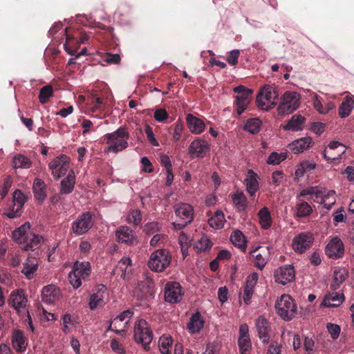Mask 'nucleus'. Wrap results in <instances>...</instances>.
I'll return each mask as SVG.
<instances>
[{"instance_id": "obj_1", "label": "nucleus", "mask_w": 354, "mask_h": 354, "mask_svg": "<svg viewBox=\"0 0 354 354\" xmlns=\"http://www.w3.org/2000/svg\"><path fill=\"white\" fill-rule=\"evenodd\" d=\"M8 302L17 313L21 318L24 319V322L28 324L30 330L32 332L34 327L28 310V300L24 290L19 289L12 291L10 295Z\"/></svg>"}, {"instance_id": "obj_2", "label": "nucleus", "mask_w": 354, "mask_h": 354, "mask_svg": "<svg viewBox=\"0 0 354 354\" xmlns=\"http://www.w3.org/2000/svg\"><path fill=\"white\" fill-rule=\"evenodd\" d=\"M277 315L284 321L294 319L297 313V307L292 298L288 295H283L275 303Z\"/></svg>"}, {"instance_id": "obj_3", "label": "nucleus", "mask_w": 354, "mask_h": 354, "mask_svg": "<svg viewBox=\"0 0 354 354\" xmlns=\"http://www.w3.org/2000/svg\"><path fill=\"white\" fill-rule=\"evenodd\" d=\"M171 261V255L168 250L158 249L151 254L148 266L152 271L160 272L169 266Z\"/></svg>"}, {"instance_id": "obj_4", "label": "nucleus", "mask_w": 354, "mask_h": 354, "mask_svg": "<svg viewBox=\"0 0 354 354\" xmlns=\"http://www.w3.org/2000/svg\"><path fill=\"white\" fill-rule=\"evenodd\" d=\"M133 337L136 342L141 344L145 350L149 348V345L153 340V335L145 319H139L135 323Z\"/></svg>"}, {"instance_id": "obj_5", "label": "nucleus", "mask_w": 354, "mask_h": 354, "mask_svg": "<svg viewBox=\"0 0 354 354\" xmlns=\"http://www.w3.org/2000/svg\"><path fill=\"white\" fill-rule=\"evenodd\" d=\"M300 105V95L295 91H286L281 97L277 107L278 114H290L297 110Z\"/></svg>"}, {"instance_id": "obj_6", "label": "nucleus", "mask_w": 354, "mask_h": 354, "mask_svg": "<svg viewBox=\"0 0 354 354\" xmlns=\"http://www.w3.org/2000/svg\"><path fill=\"white\" fill-rule=\"evenodd\" d=\"M276 88L272 85L263 86L257 96V104L262 109L268 110L276 104L278 98Z\"/></svg>"}, {"instance_id": "obj_7", "label": "nucleus", "mask_w": 354, "mask_h": 354, "mask_svg": "<svg viewBox=\"0 0 354 354\" xmlns=\"http://www.w3.org/2000/svg\"><path fill=\"white\" fill-rule=\"evenodd\" d=\"M175 214L180 219V221L174 222L172 225H174V229L180 230L185 227L193 221L194 208L188 203H181L176 206Z\"/></svg>"}, {"instance_id": "obj_8", "label": "nucleus", "mask_w": 354, "mask_h": 354, "mask_svg": "<svg viewBox=\"0 0 354 354\" xmlns=\"http://www.w3.org/2000/svg\"><path fill=\"white\" fill-rule=\"evenodd\" d=\"M93 216V214L88 211L80 214L72 223V232L76 236L87 233L94 225Z\"/></svg>"}, {"instance_id": "obj_9", "label": "nucleus", "mask_w": 354, "mask_h": 354, "mask_svg": "<svg viewBox=\"0 0 354 354\" xmlns=\"http://www.w3.org/2000/svg\"><path fill=\"white\" fill-rule=\"evenodd\" d=\"M70 167V158L66 155H60L55 158L49 164L48 168L55 179L58 180L64 176Z\"/></svg>"}, {"instance_id": "obj_10", "label": "nucleus", "mask_w": 354, "mask_h": 354, "mask_svg": "<svg viewBox=\"0 0 354 354\" xmlns=\"http://www.w3.org/2000/svg\"><path fill=\"white\" fill-rule=\"evenodd\" d=\"M233 91L238 94L236 96L235 104L236 113L240 115L244 112L249 104L251 100L252 91L243 85L234 87Z\"/></svg>"}, {"instance_id": "obj_11", "label": "nucleus", "mask_w": 354, "mask_h": 354, "mask_svg": "<svg viewBox=\"0 0 354 354\" xmlns=\"http://www.w3.org/2000/svg\"><path fill=\"white\" fill-rule=\"evenodd\" d=\"M346 147L338 141L330 142L323 151L322 155L328 162L338 160L342 154L346 152Z\"/></svg>"}, {"instance_id": "obj_12", "label": "nucleus", "mask_w": 354, "mask_h": 354, "mask_svg": "<svg viewBox=\"0 0 354 354\" xmlns=\"http://www.w3.org/2000/svg\"><path fill=\"white\" fill-rule=\"evenodd\" d=\"M129 134H107V142L109 146L105 149V152L118 153L126 149L128 146L127 139Z\"/></svg>"}, {"instance_id": "obj_13", "label": "nucleus", "mask_w": 354, "mask_h": 354, "mask_svg": "<svg viewBox=\"0 0 354 354\" xmlns=\"http://www.w3.org/2000/svg\"><path fill=\"white\" fill-rule=\"evenodd\" d=\"M313 241V234L310 232L300 233L293 239L292 246L295 252L302 254L310 249Z\"/></svg>"}, {"instance_id": "obj_14", "label": "nucleus", "mask_w": 354, "mask_h": 354, "mask_svg": "<svg viewBox=\"0 0 354 354\" xmlns=\"http://www.w3.org/2000/svg\"><path fill=\"white\" fill-rule=\"evenodd\" d=\"M238 346L240 354H250L252 342L249 335V328L246 324L240 326L239 330Z\"/></svg>"}, {"instance_id": "obj_15", "label": "nucleus", "mask_w": 354, "mask_h": 354, "mask_svg": "<svg viewBox=\"0 0 354 354\" xmlns=\"http://www.w3.org/2000/svg\"><path fill=\"white\" fill-rule=\"evenodd\" d=\"M275 281L281 285L292 282L295 278L294 267L291 265H285L277 268L274 273Z\"/></svg>"}, {"instance_id": "obj_16", "label": "nucleus", "mask_w": 354, "mask_h": 354, "mask_svg": "<svg viewBox=\"0 0 354 354\" xmlns=\"http://www.w3.org/2000/svg\"><path fill=\"white\" fill-rule=\"evenodd\" d=\"M183 295L182 288L178 282H170L166 284L165 288V300L171 304H176L180 301Z\"/></svg>"}, {"instance_id": "obj_17", "label": "nucleus", "mask_w": 354, "mask_h": 354, "mask_svg": "<svg viewBox=\"0 0 354 354\" xmlns=\"http://www.w3.org/2000/svg\"><path fill=\"white\" fill-rule=\"evenodd\" d=\"M325 253L334 259L342 257L344 254V245L342 240L338 236L333 238L326 245Z\"/></svg>"}, {"instance_id": "obj_18", "label": "nucleus", "mask_w": 354, "mask_h": 354, "mask_svg": "<svg viewBox=\"0 0 354 354\" xmlns=\"http://www.w3.org/2000/svg\"><path fill=\"white\" fill-rule=\"evenodd\" d=\"M115 236L119 243L132 245L136 242L135 232L127 225L118 227L115 230Z\"/></svg>"}, {"instance_id": "obj_19", "label": "nucleus", "mask_w": 354, "mask_h": 354, "mask_svg": "<svg viewBox=\"0 0 354 354\" xmlns=\"http://www.w3.org/2000/svg\"><path fill=\"white\" fill-rule=\"evenodd\" d=\"M250 254L254 258V266L259 270H263L269 260V248L259 246L250 251Z\"/></svg>"}, {"instance_id": "obj_20", "label": "nucleus", "mask_w": 354, "mask_h": 354, "mask_svg": "<svg viewBox=\"0 0 354 354\" xmlns=\"http://www.w3.org/2000/svg\"><path fill=\"white\" fill-rule=\"evenodd\" d=\"M209 151L207 142L196 139L189 145V153L192 158H203Z\"/></svg>"}, {"instance_id": "obj_21", "label": "nucleus", "mask_w": 354, "mask_h": 354, "mask_svg": "<svg viewBox=\"0 0 354 354\" xmlns=\"http://www.w3.org/2000/svg\"><path fill=\"white\" fill-rule=\"evenodd\" d=\"M95 292L90 297L89 308L93 310L104 305V299L106 292V287L102 284L96 286Z\"/></svg>"}, {"instance_id": "obj_22", "label": "nucleus", "mask_w": 354, "mask_h": 354, "mask_svg": "<svg viewBox=\"0 0 354 354\" xmlns=\"http://www.w3.org/2000/svg\"><path fill=\"white\" fill-rule=\"evenodd\" d=\"M258 279L259 274L257 272H252L247 277L243 295V299L247 305L251 303V298L254 293V289Z\"/></svg>"}, {"instance_id": "obj_23", "label": "nucleus", "mask_w": 354, "mask_h": 354, "mask_svg": "<svg viewBox=\"0 0 354 354\" xmlns=\"http://www.w3.org/2000/svg\"><path fill=\"white\" fill-rule=\"evenodd\" d=\"M256 326L259 339L263 344H268L270 331L268 321L264 317H259L256 321Z\"/></svg>"}, {"instance_id": "obj_24", "label": "nucleus", "mask_w": 354, "mask_h": 354, "mask_svg": "<svg viewBox=\"0 0 354 354\" xmlns=\"http://www.w3.org/2000/svg\"><path fill=\"white\" fill-rule=\"evenodd\" d=\"M59 290L55 285H48L43 288L41 291V300L47 304H53L59 299Z\"/></svg>"}, {"instance_id": "obj_25", "label": "nucleus", "mask_w": 354, "mask_h": 354, "mask_svg": "<svg viewBox=\"0 0 354 354\" xmlns=\"http://www.w3.org/2000/svg\"><path fill=\"white\" fill-rule=\"evenodd\" d=\"M258 178L259 177L257 174L252 169H249L248 171V174L244 180V183L248 193L251 196H254L259 188Z\"/></svg>"}, {"instance_id": "obj_26", "label": "nucleus", "mask_w": 354, "mask_h": 354, "mask_svg": "<svg viewBox=\"0 0 354 354\" xmlns=\"http://www.w3.org/2000/svg\"><path fill=\"white\" fill-rule=\"evenodd\" d=\"M43 241L42 236L31 232L28 236H26L24 241L22 242V249L27 251H33L41 246Z\"/></svg>"}, {"instance_id": "obj_27", "label": "nucleus", "mask_w": 354, "mask_h": 354, "mask_svg": "<svg viewBox=\"0 0 354 354\" xmlns=\"http://www.w3.org/2000/svg\"><path fill=\"white\" fill-rule=\"evenodd\" d=\"M344 300L343 293L329 292L325 295L321 305L327 308H337L343 303Z\"/></svg>"}, {"instance_id": "obj_28", "label": "nucleus", "mask_w": 354, "mask_h": 354, "mask_svg": "<svg viewBox=\"0 0 354 354\" xmlns=\"http://www.w3.org/2000/svg\"><path fill=\"white\" fill-rule=\"evenodd\" d=\"M11 342L12 347L16 351L22 353L26 351L28 342L21 330H16L13 332Z\"/></svg>"}, {"instance_id": "obj_29", "label": "nucleus", "mask_w": 354, "mask_h": 354, "mask_svg": "<svg viewBox=\"0 0 354 354\" xmlns=\"http://www.w3.org/2000/svg\"><path fill=\"white\" fill-rule=\"evenodd\" d=\"M38 268V261L35 257H28L23 263V268L21 270L26 279H32L35 275Z\"/></svg>"}, {"instance_id": "obj_30", "label": "nucleus", "mask_w": 354, "mask_h": 354, "mask_svg": "<svg viewBox=\"0 0 354 354\" xmlns=\"http://www.w3.org/2000/svg\"><path fill=\"white\" fill-rule=\"evenodd\" d=\"M312 144V138L307 136L292 142L289 145V148L294 153H299L308 149Z\"/></svg>"}, {"instance_id": "obj_31", "label": "nucleus", "mask_w": 354, "mask_h": 354, "mask_svg": "<svg viewBox=\"0 0 354 354\" xmlns=\"http://www.w3.org/2000/svg\"><path fill=\"white\" fill-rule=\"evenodd\" d=\"M306 119L301 115L295 114L288 122L283 126L285 131H299L303 130Z\"/></svg>"}, {"instance_id": "obj_32", "label": "nucleus", "mask_w": 354, "mask_h": 354, "mask_svg": "<svg viewBox=\"0 0 354 354\" xmlns=\"http://www.w3.org/2000/svg\"><path fill=\"white\" fill-rule=\"evenodd\" d=\"M75 185V175L73 170H71L66 178L60 183V193L62 194H71Z\"/></svg>"}, {"instance_id": "obj_33", "label": "nucleus", "mask_w": 354, "mask_h": 354, "mask_svg": "<svg viewBox=\"0 0 354 354\" xmlns=\"http://www.w3.org/2000/svg\"><path fill=\"white\" fill-rule=\"evenodd\" d=\"M187 124L192 133H202L205 130V124L204 122L191 113L186 116Z\"/></svg>"}, {"instance_id": "obj_34", "label": "nucleus", "mask_w": 354, "mask_h": 354, "mask_svg": "<svg viewBox=\"0 0 354 354\" xmlns=\"http://www.w3.org/2000/svg\"><path fill=\"white\" fill-rule=\"evenodd\" d=\"M348 274L345 268H337L333 272V279L330 283V289L333 290H337L340 285L346 280Z\"/></svg>"}, {"instance_id": "obj_35", "label": "nucleus", "mask_w": 354, "mask_h": 354, "mask_svg": "<svg viewBox=\"0 0 354 354\" xmlns=\"http://www.w3.org/2000/svg\"><path fill=\"white\" fill-rule=\"evenodd\" d=\"M31 225L29 222H26L20 227L16 228L12 233V237L15 241L18 243H22L26 236H28L30 232Z\"/></svg>"}, {"instance_id": "obj_36", "label": "nucleus", "mask_w": 354, "mask_h": 354, "mask_svg": "<svg viewBox=\"0 0 354 354\" xmlns=\"http://www.w3.org/2000/svg\"><path fill=\"white\" fill-rule=\"evenodd\" d=\"M72 270L83 279V280H86L91 274L90 263L88 261H76L73 265Z\"/></svg>"}, {"instance_id": "obj_37", "label": "nucleus", "mask_w": 354, "mask_h": 354, "mask_svg": "<svg viewBox=\"0 0 354 354\" xmlns=\"http://www.w3.org/2000/svg\"><path fill=\"white\" fill-rule=\"evenodd\" d=\"M203 321L201 319V314L196 313L192 315L189 322L187 323V328L192 333H198L203 327Z\"/></svg>"}, {"instance_id": "obj_38", "label": "nucleus", "mask_w": 354, "mask_h": 354, "mask_svg": "<svg viewBox=\"0 0 354 354\" xmlns=\"http://www.w3.org/2000/svg\"><path fill=\"white\" fill-rule=\"evenodd\" d=\"M259 223L264 230L269 229L272 225L270 212L267 207H263L258 212Z\"/></svg>"}, {"instance_id": "obj_39", "label": "nucleus", "mask_w": 354, "mask_h": 354, "mask_svg": "<svg viewBox=\"0 0 354 354\" xmlns=\"http://www.w3.org/2000/svg\"><path fill=\"white\" fill-rule=\"evenodd\" d=\"M32 189L35 198L42 202L46 197L45 183L41 179L36 178Z\"/></svg>"}, {"instance_id": "obj_40", "label": "nucleus", "mask_w": 354, "mask_h": 354, "mask_svg": "<svg viewBox=\"0 0 354 354\" xmlns=\"http://www.w3.org/2000/svg\"><path fill=\"white\" fill-rule=\"evenodd\" d=\"M230 241L234 245L240 248L241 251H246V241L243 234L240 230H235L233 232L230 236Z\"/></svg>"}, {"instance_id": "obj_41", "label": "nucleus", "mask_w": 354, "mask_h": 354, "mask_svg": "<svg viewBox=\"0 0 354 354\" xmlns=\"http://www.w3.org/2000/svg\"><path fill=\"white\" fill-rule=\"evenodd\" d=\"M233 204L236 209L240 211H244L247 207L248 201L243 192H236L232 195Z\"/></svg>"}, {"instance_id": "obj_42", "label": "nucleus", "mask_w": 354, "mask_h": 354, "mask_svg": "<svg viewBox=\"0 0 354 354\" xmlns=\"http://www.w3.org/2000/svg\"><path fill=\"white\" fill-rule=\"evenodd\" d=\"M12 164L15 169H28L31 167L32 162L24 155L17 154L13 157Z\"/></svg>"}, {"instance_id": "obj_43", "label": "nucleus", "mask_w": 354, "mask_h": 354, "mask_svg": "<svg viewBox=\"0 0 354 354\" xmlns=\"http://www.w3.org/2000/svg\"><path fill=\"white\" fill-rule=\"evenodd\" d=\"M225 219L223 212L216 211L214 214L208 219L209 226L214 229H221L223 227Z\"/></svg>"}, {"instance_id": "obj_44", "label": "nucleus", "mask_w": 354, "mask_h": 354, "mask_svg": "<svg viewBox=\"0 0 354 354\" xmlns=\"http://www.w3.org/2000/svg\"><path fill=\"white\" fill-rule=\"evenodd\" d=\"M353 108L354 100L349 97H346L339 106V115L341 118L348 116Z\"/></svg>"}, {"instance_id": "obj_45", "label": "nucleus", "mask_w": 354, "mask_h": 354, "mask_svg": "<svg viewBox=\"0 0 354 354\" xmlns=\"http://www.w3.org/2000/svg\"><path fill=\"white\" fill-rule=\"evenodd\" d=\"M172 344L173 339L171 336H161L158 341L160 353L162 354H171L170 348L172 346Z\"/></svg>"}, {"instance_id": "obj_46", "label": "nucleus", "mask_w": 354, "mask_h": 354, "mask_svg": "<svg viewBox=\"0 0 354 354\" xmlns=\"http://www.w3.org/2000/svg\"><path fill=\"white\" fill-rule=\"evenodd\" d=\"M299 201L295 206L297 216L304 218L309 216L313 212L311 206L306 201Z\"/></svg>"}, {"instance_id": "obj_47", "label": "nucleus", "mask_w": 354, "mask_h": 354, "mask_svg": "<svg viewBox=\"0 0 354 354\" xmlns=\"http://www.w3.org/2000/svg\"><path fill=\"white\" fill-rule=\"evenodd\" d=\"M262 124L261 121L258 118H254L248 119L243 129L245 131H247L248 133H256L261 130V126Z\"/></svg>"}, {"instance_id": "obj_48", "label": "nucleus", "mask_w": 354, "mask_h": 354, "mask_svg": "<svg viewBox=\"0 0 354 354\" xmlns=\"http://www.w3.org/2000/svg\"><path fill=\"white\" fill-rule=\"evenodd\" d=\"M212 247V242L210 239L206 236H202L199 240L196 242L194 245L195 250L198 252L205 251L208 249H210Z\"/></svg>"}, {"instance_id": "obj_49", "label": "nucleus", "mask_w": 354, "mask_h": 354, "mask_svg": "<svg viewBox=\"0 0 354 354\" xmlns=\"http://www.w3.org/2000/svg\"><path fill=\"white\" fill-rule=\"evenodd\" d=\"M53 90L50 85H46L43 86L39 91V102L44 104H46L49 98L53 95Z\"/></svg>"}, {"instance_id": "obj_50", "label": "nucleus", "mask_w": 354, "mask_h": 354, "mask_svg": "<svg viewBox=\"0 0 354 354\" xmlns=\"http://www.w3.org/2000/svg\"><path fill=\"white\" fill-rule=\"evenodd\" d=\"M287 158V153H277V152H272L268 156L266 162L268 165H279L280 162L286 160Z\"/></svg>"}, {"instance_id": "obj_51", "label": "nucleus", "mask_w": 354, "mask_h": 354, "mask_svg": "<svg viewBox=\"0 0 354 354\" xmlns=\"http://www.w3.org/2000/svg\"><path fill=\"white\" fill-rule=\"evenodd\" d=\"M127 221L129 223L133 224L135 226L138 225L142 221V214L140 210L133 209L130 211L127 215Z\"/></svg>"}, {"instance_id": "obj_52", "label": "nucleus", "mask_w": 354, "mask_h": 354, "mask_svg": "<svg viewBox=\"0 0 354 354\" xmlns=\"http://www.w3.org/2000/svg\"><path fill=\"white\" fill-rule=\"evenodd\" d=\"M26 198L23 192L19 189H16L13 193L14 205L18 206V209H22Z\"/></svg>"}, {"instance_id": "obj_53", "label": "nucleus", "mask_w": 354, "mask_h": 354, "mask_svg": "<svg viewBox=\"0 0 354 354\" xmlns=\"http://www.w3.org/2000/svg\"><path fill=\"white\" fill-rule=\"evenodd\" d=\"M104 108V100L102 97H93L91 100L90 109L93 113L102 111Z\"/></svg>"}, {"instance_id": "obj_54", "label": "nucleus", "mask_w": 354, "mask_h": 354, "mask_svg": "<svg viewBox=\"0 0 354 354\" xmlns=\"http://www.w3.org/2000/svg\"><path fill=\"white\" fill-rule=\"evenodd\" d=\"M316 189H317V186L309 187L302 189L300 192V193L297 196V197H296L297 200L301 201V198L306 197V196H308L307 197L308 199L313 198L314 194H317V192H316V191H315Z\"/></svg>"}, {"instance_id": "obj_55", "label": "nucleus", "mask_w": 354, "mask_h": 354, "mask_svg": "<svg viewBox=\"0 0 354 354\" xmlns=\"http://www.w3.org/2000/svg\"><path fill=\"white\" fill-rule=\"evenodd\" d=\"M154 119L158 122H164L169 118V113L162 108L156 109L153 113Z\"/></svg>"}, {"instance_id": "obj_56", "label": "nucleus", "mask_w": 354, "mask_h": 354, "mask_svg": "<svg viewBox=\"0 0 354 354\" xmlns=\"http://www.w3.org/2000/svg\"><path fill=\"white\" fill-rule=\"evenodd\" d=\"M68 279L72 286L75 289L81 286L82 280H83V279L75 274L73 270L68 274Z\"/></svg>"}, {"instance_id": "obj_57", "label": "nucleus", "mask_w": 354, "mask_h": 354, "mask_svg": "<svg viewBox=\"0 0 354 354\" xmlns=\"http://www.w3.org/2000/svg\"><path fill=\"white\" fill-rule=\"evenodd\" d=\"M315 191L317 194H314L313 198V201L319 203H325V189L322 187L317 186V189Z\"/></svg>"}, {"instance_id": "obj_58", "label": "nucleus", "mask_w": 354, "mask_h": 354, "mask_svg": "<svg viewBox=\"0 0 354 354\" xmlns=\"http://www.w3.org/2000/svg\"><path fill=\"white\" fill-rule=\"evenodd\" d=\"M12 184V179L10 176H7L3 181V184L0 191V196L2 198H5L8 194L10 188L11 187Z\"/></svg>"}, {"instance_id": "obj_59", "label": "nucleus", "mask_w": 354, "mask_h": 354, "mask_svg": "<svg viewBox=\"0 0 354 354\" xmlns=\"http://www.w3.org/2000/svg\"><path fill=\"white\" fill-rule=\"evenodd\" d=\"M239 55L240 52L239 50H232L227 57V62L232 66H235L238 63Z\"/></svg>"}, {"instance_id": "obj_60", "label": "nucleus", "mask_w": 354, "mask_h": 354, "mask_svg": "<svg viewBox=\"0 0 354 354\" xmlns=\"http://www.w3.org/2000/svg\"><path fill=\"white\" fill-rule=\"evenodd\" d=\"M327 328L333 339H337L339 337L340 328L338 325L334 324H328Z\"/></svg>"}, {"instance_id": "obj_61", "label": "nucleus", "mask_w": 354, "mask_h": 354, "mask_svg": "<svg viewBox=\"0 0 354 354\" xmlns=\"http://www.w3.org/2000/svg\"><path fill=\"white\" fill-rule=\"evenodd\" d=\"M110 346L111 349L117 353L123 354L125 352L124 346L115 339L111 340Z\"/></svg>"}, {"instance_id": "obj_62", "label": "nucleus", "mask_w": 354, "mask_h": 354, "mask_svg": "<svg viewBox=\"0 0 354 354\" xmlns=\"http://www.w3.org/2000/svg\"><path fill=\"white\" fill-rule=\"evenodd\" d=\"M21 209H18V206H15L12 208H9L5 213V215L9 218H15L19 217L21 215Z\"/></svg>"}, {"instance_id": "obj_63", "label": "nucleus", "mask_w": 354, "mask_h": 354, "mask_svg": "<svg viewBox=\"0 0 354 354\" xmlns=\"http://www.w3.org/2000/svg\"><path fill=\"white\" fill-rule=\"evenodd\" d=\"M133 315V313L130 310H127L121 313L118 316H117L115 318L113 319V321L115 322H122L126 319H131Z\"/></svg>"}, {"instance_id": "obj_64", "label": "nucleus", "mask_w": 354, "mask_h": 354, "mask_svg": "<svg viewBox=\"0 0 354 354\" xmlns=\"http://www.w3.org/2000/svg\"><path fill=\"white\" fill-rule=\"evenodd\" d=\"M284 174L281 171H275L272 174V183L276 186L279 185V184L283 180Z\"/></svg>"}]
</instances>
